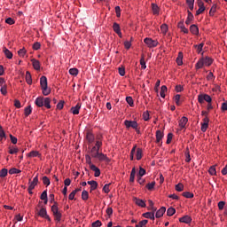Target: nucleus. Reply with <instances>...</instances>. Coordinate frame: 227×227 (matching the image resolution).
Listing matches in <instances>:
<instances>
[{
  "label": "nucleus",
  "mask_w": 227,
  "mask_h": 227,
  "mask_svg": "<svg viewBox=\"0 0 227 227\" xmlns=\"http://www.w3.org/2000/svg\"><path fill=\"white\" fill-rule=\"evenodd\" d=\"M43 184L47 186L51 185V179L45 176H43Z\"/></svg>",
  "instance_id": "nucleus-46"
},
{
  "label": "nucleus",
  "mask_w": 227,
  "mask_h": 227,
  "mask_svg": "<svg viewBox=\"0 0 227 227\" xmlns=\"http://www.w3.org/2000/svg\"><path fill=\"white\" fill-rule=\"evenodd\" d=\"M38 155H40V153L37 151H32L29 153V157H38Z\"/></svg>",
  "instance_id": "nucleus-62"
},
{
  "label": "nucleus",
  "mask_w": 227,
  "mask_h": 227,
  "mask_svg": "<svg viewBox=\"0 0 227 227\" xmlns=\"http://www.w3.org/2000/svg\"><path fill=\"white\" fill-rule=\"evenodd\" d=\"M119 74L123 77L125 75V67H119Z\"/></svg>",
  "instance_id": "nucleus-64"
},
{
  "label": "nucleus",
  "mask_w": 227,
  "mask_h": 227,
  "mask_svg": "<svg viewBox=\"0 0 227 227\" xmlns=\"http://www.w3.org/2000/svg\"><path fill=\"white\" fill-rule=\"evenodd\" d=\"M148 224V220H142L138 223V224H136V227H143L146 226Z\"/></svg>",
  "instance_id": "nucleus-49"
},
{
  "label": "nucleus",
  "mask_w": 227,
  "mask_h": 227,
  "mask_svg": "<svg viewBox=\"0 0 227 227\" xmlns=\"http://www.w3.org/2000/svg\"><path fill=\"white\" fill-rule=\"evenodd\" d=\"M177 27H178L179 29H181V31H182L183 33L186 34V35H187V33H189V29H187V28L185 27V25H184V21H180V22L177 24Z\"/></svg>",
  "instance_id": "nucleus-16"
},
{
  "label": "nucleus",
  "mask_w": 227,
  "mask_h": 227,
  "mask_svg": "<svg viewBox=\"0 0 227 227\" xmlns=\"http://www.w3.org/2000/svg\"><path fill=\"white\" fill-rule=\"evenodd\" d=\"M152 10L153 15H159V5H157V4H152Z\"/></svg>",
  "instance_id": "nucleus-31"
},
{
  "label": "nucleus",
  "mask_w": 227,
  "mask_h": 227,
  "mask_svg": "<svg viewBox=\"0 0 227 227\" xmlns=\"http://www.w3.org/2000/svg\"><path fill=\"white\" fill-rule=\"evenodd\" d=\"M176 213V209H175V207H169L167 210V215H168V217H171V215H175Z\"/></svg>",
  "instance_id": "nucleus-32"
},
{
  "label": "nucleus",
  "mask_w": 227,
  "mask_h": 227,
  "mask_svg": "<svg viewBox=\"0 0 227 227\" xmlns=\"http://www.w3.org/2000/svg\"><path fill=\"white\" fill-rule=\"evenodd\" d=\"M4 54H5V57L8 59H12V58H13V53H12V51H10V50H8V48L4 47Z\"/></svg>",
  "instance_id": "nucleus-18"
},
{
  "label": "nucleus",
  "mask_w": 227,
  "mask_h": 227,
  "mask_svg": "<svg viewBox=\"0 0 227 227\" xmlns=\"http://www.w3.org/2000/svg\"><path fill=\"white\" fill-rule=\"evenodd\" d=\"M137 160H141V159H143V150L141 148H137Z\"/></svg>",
  "instance_id": "nucleus-28"
},
{
  "label": "nucleus",
  "mask_w": 227,
  "mask_h": 227,
  "mask_svg": "<svg viewBox=\"0 0 227 227\" xmlns=\"http://www.w3.org/2000/svg\"><path fill=\"white\" fill-rule=\"evenodd\" d=\"M205 44L203 43H201L199 45L198 44L194 45V47H195V49H197L199 54H200V52H201V51H203V46Z\"/></svg>",
  "instance_id": "nucleus-53"
},
{
  "label": "nucleus",
  "mask_w": 227,
  "mask_h": 227,
  "mask_svg": "<svg viewBox=\"0 0 227 227\" xmlns=\"http://www.w3.org/2000/svg\"><path fill=\"white\" fill-rule=\"evenodd\" d=\"M190 31L192 35H199L200 34V28H198V26L192 25L190 27Z\"/></svg>",
  "instance_id": "nucleus-19"
},
{
  "label": "nucleus",
  "mask_w": 227,
  "mask_h": 227,
  "mask_svg": "<svg viewBox=\"0 0 227 227\" xmlns=\"http://www.w3.org/2000/svg\"><path fill=\"white\" fill-rule=\"evenodd\" d=\"M215 12H217V5L214 4L209 11V15L214 17V13H215Z\"/></svg>",
  "instance_id": "nucleus-43"
},
{
  "label": "nucleus",
  "mask_w": 227,
  "mask_h": 227,
  "mask_svg": "<svg viewBox=\"0 0 227 227\" xmlns=\"http://www.w3.org/2000/svg\"><path fill=\"white\" fill-rule=\"evenodd\" d=\"M90 169L91 171L95 172L94 174L95 176H100V168H98L97 166L91 165Z\"/></svg>",
  "instance_id": "nucleus-24"
},
{
  "label": "nucleus",
  "mask_w": 227,
  "mask_h": 227,
  "mask_svg": "<svg viewBox=\"0 0 227 227\" xmlns=\"http://www.w3.org/2000/svg\"><path fill=\"white\" fill-rule=\"evenodd\" d=\"M85 160H86V163L90 166V169H91V166H95L93 163H91V156H90V154L85 155Z\"/></svg>",
  "instance_id": "nucleus-35"
},
{
  "label": "nucleus",
  "mask_w": 227,
  "mask_h": 227,
  "mask_svg": "<svg viewBox=\"0 0 227 227\" xmlns=\"http://www.w3.org/2000/svg\"><path fill=\"white\" fill-rule=\"evenodd\" d=\"M176 191H177V192H182V191H184V184L182 183H179L176 185Z\"/></svg>",
  "instance_id": "nucleus-48"
},
{
  "label": "nucleus",
  "mask_w": 227,
  "mask_h": 227,
  "mask_svg": "<svg viewBox=\"0 0 227 227\" xmlns=\"http://www.w3.org/2000/svg\"><path fill=\"white\" fill-rule=\"evenodd\" d=\"M145 175H146V170L140 167L137 176H145Z\"/></svg>",
  "instance_id": "nucleus-51"
},
{
  "label": "nucleus",
  "mask_w": 227,
  "mask_h": 227,
  "mask_svg": "<svg viewBox=\"0 0 227 227\" xmlns=\"http://www.w3.org/2000/svg\"><path fill=\"white\" fill-rule=\"evenodd\" d=\"M38 215H40V217H43L44 219L45 216L47 215V209H45L44 207H42L38 212Z\"/></svg>",
  "instance_id": "nucleus-33"
},
{
  "label": "nucleus",
  "mask_w": 227,
  "mask_h": 227,
  "mask_svg": "<svg viewBox=\"0 0 227 227\" xmlns=\"http://www.w3.org/2000/svg\"><path fill=\"white\" fill-rule=\"evenodd\" d=\"M160 31L163 35H166V33H168V25L162 24L160 26Z\"/></svg>",
  "instance_id": "nucleus-50"
},
{
  "label": "nucleus",
  "mask_w": 227,
  "mask_h": 227,
  "mask_svg": "<svg viewBox=\"0 0 227 227\" xmlns=\"http://www.w3.org/2000/svg\"><path fill=\"white\" fill-rule=\"evenodd\" d=\"M164 214H166V207H161L155 214V217L157 219H160V217H162V215H164Z\"/></svg>",
  "instance_id": "nucleus-6"
},
{
  "label": "nucleus",
  "mask_w": 227,
  "mask_h": 227,
  "mask_svg": "<svg viewBox=\"0 0 227 227\" xmlns=\"http://www.w3.org/2000/svg\"><path fill=\"white\" fill-rule=\"evenodd\" d=\"M113 29L114 31V33H119L120 31H121V28L120 27V24L114 22L113 25Z\"/></svg>",
  "instance_id": "nucleus-37"
},
{
  "label": "nucleus",
  "mask_w": 227,
  "mask_h": 227,
  "mask_svg": "<svg viewBox=\"0 0 227 227\" xmlns=\"http://www.w3.org/2000/svg\"><path fill=\"white\" fill-rule=\"evenodd\" d=\"M187 121H189V119L185 116L182 117L179 121V127L182 130V129H185V126L187 125Z\"/></svg>",
  "instance_id": "nucleus-7"
},
{
  "label": "nucleus",
  "mask_w": 227,
  "mask_h": 227,
  "mask_svg": "<svg viewBox=\"0 0 227 227\" xmlns=\"http://www.w3.org/2000/svg\"><path fill=\"white\" fill-rule=\"evenodd\" d=\"M198 100L200 104H203V102H207V104H212V98L208 94L199 95Z\"/></svg>",
  "instance_id": "nucleus-1"
},
{
  "label": "nucleus",
  "mask_w": 227,
  "mask_h": 227,
  "mask_svg": "<svg viewBox=\"0 0 227 227\" xmlns=\"http://www.w3.org/2000/svg\"><path fill=\"white\" fill-rule=\"evenodd\" d=\"M111 185V184H105L103 187V191L106 194H109V192H111V190L109 189V186Z\"/></svg>",
  "instance_id": "nucleus-52"
},
{
  "label": "nucleus",
  "mask_w": 227,
  "mask_h": 227,
  "mask_svg": "<svg viewBox=\"0 0 227 227\" xmlns=\"http://www.w3.org/2000/svg\"><path fill=\"white\" fill-rule=\"evenodd\" d=\"M144 42L150 49H153V47H157L159 45L158 41L153 40L150 37L145 38Z\"/></svg>",
  "instance_id": "nucleus-2"
},
{
  "label": "nucleus",
  "mask_w": 227,
  "mask_h": 227,
  "mask_svg": "<svg viewBox=\"0 0 227 227\" xmlns=\"http://www.w3.org/2000/svg\"><path fill=\"white\" fill-rule=\"evenodd\" d=\"M142 215L145 219H151L152 221H155V212L153 211L144 213Z\"/></svg>",
  "instance_id": "nucleus-5"
},
{
  "label": "nucleus",
  "mask_w": 227,
  "mask_h": 227,
  "mask_svg": "<svg viewBox=\"0 0 227 227\" xmlns=\"http://www.w3.org/2000/svg\"><path fill=\"white\" fill-rule=\"evenodd\" d=\"M202 59L206 67H210V65L214 63V59H212L210 57L202 58Z\"/></svg>",
  "instance_id": "nucleus-17"
},
{
  "label": "nucleus",
  "mask_w": 227,
  "mask_h": 227,
  "mask_svg": "<svg viewBox=\"0 0 227 227\" xmlns=\"http://www.w3.org/2000/svg\"><path fill=\"white\" fill-rule=\"evenodd\" d=\"M126 102L130 107H134V99H132V97H127Z\"/></svg>",
  "instance_id": "nucleus-44"
},
{
  "label": "nucleus",
  "mask_w": 227,
  "mask_h": 227,
  "mask_svg": "<svg viewBox=\"0 0 227 227\" xmlns=\"http://www.w3.org/2000/svg\"><path fill=\"white\" fill-rule=\"evenodd\" d=\"M100 151H98V149H97V146H93L90 150V157H93V159H97V157H98V154Z\"/></svg>",
  "instance_id": "nucleus-10"
},
{
  "label": "nucleus",
  "mask_w": 227,
  "mask_h": 227,
  "mask_svg": "<svg viewBox=\"0 0 227 227\" xmlns=\"http://www.w3.org/2000/svg\"><path fill=\"white\" fill-rule=\"evenodd\" d=\"M87 184L90 185V192L95 191L97 187H98V183H97V181L94 180L88 181Z\"/></svg>",
  "instance_id": "nucleus-13"
},
{
  "label": "nucleus",
  "mask_w": 227,
  "mask_h": 227,
  "mask_svg": "<svg viewBox=\"0 0 227 227\" xmlns=\"http://www.w3.org/2000/svg\"><path fill=\"white\" fill-rule=\"evenodd\" d=\"M40 84L41 88H47V77L46 76H41L40 78Z\"/></svg>",
  "instance_id": "nucleus-21"
},
{
  "label": "nucleus",
  "mask_w": 227,
  "mask_h": 227,
  "mask_svg": "<svg viewBox=\"0 0 227 227\" xmlns=\"http://www.w3.org/2000/svg\"><path fill=\"white\" fill-rule=\"evenodd\" d=\"M182 194H183L184 198H188V199L194 198V193H192L191 192H184Z\"/></svg>",
  "instance_id": "nucleus-39"
},
{
  "label": "nucleus",
  "mask_w": 227,
  "mask_h": 227,
  "mask_svg": "<svg viewBox=\"0 0 227 227\" xmlns=\"http://www.w3.org/2000/svg\"><path fill=\"white\" fill-rule=\"evenodd\" d=\"M43 106L46 109H51V99L49 98H44Z\"/></svg>",
  "instance_id": "nucleus-30"
},
{
  "label": "nucleus",
  "mask_w": 227,
  "mask_h": 227,
  "mask_svg": "<svg viewBox=\"0 0 227 227\" xmlns=\"http://www.w3.org/2000/svg\"><path fill=\"white\" fill-rule=\"evenodd\" d=\"M51 212L52 214L59 212V209L58 208V202H54V205L51 206Z\"/></svg>",
  "instance_id": "nucleus-40"
},
{
  "label": "nucleus",
  "mask_w": 227,
  "mask_h": 227,
  "mask_svg": "<svg viewBox=\"0 0 227 227\" xmlns=\"http://www.w3.org/2000/svg\"><path fill=\"white\" fill-rule=\"evenodd\" d=\"M166 92H168V87L166 85H162L160 92L161 98H166Z\"/></svg>",
  "instance_id": "nucleus-20"
},
{
  "label": "nucleus",
  "mask_w": 227,
  "mask_h": 227,
  "mask_svg": "<svg viewBox=\"0 0 227 227\" xmlns=\"http://www.w3.org/2000/svg\"><path fill=\"white\" fill-rule=\"evenodd\" d=\"M25 79L28 84H33V79L31 78V73L29 71L26 72Z\"/></svg>",
  "instance_id": "nucleus-25"
},
{
  "label": "nucleus",
  "mask_w": 227,
  "mask_h": 227,
  "mask_svg": "<svg viewBox=\"0 0 227 227\" xmlns=\"http://www.w3.org/2000/svg\"><path fill=\"white\" fill-rule=\"evenodd\" d=\"M6 88H7L6 85L1 87L0 91H1L2 95H7L8 90H6Z\"/></svg>",
  "instance_id": "nucleus-63"
},
{
  "label": "nucleus",
  "mask_w": 227,
  "mask_h": 227,
  "mask_svg": "<svg viewBox=\"0 0 227 227\" xmlns=\"http://www.w3.org/2000/svg\"><path fill=\"white\" fill-rule=\"evenodd\" d=\"M203 67H205V64L203 62V59H200L195 65V68L196 70H200V68H202Z\"/></svg>",
  "instance_id": "nucleus-29"
},
{
  "label": "nucleus",
  "mask_w": 227,
  "mask_h": 227,
  "mask_svg": "<svg viewBox=\"0 0 227 227\" xmlns=\"http://www.w3.org/2000/svg\"><path fill=\"white\" fill-rule=\"evenodd\" d=\"M140 65L143 70H146V62L145 61V55H142V58L140 59Z\"/></svg>",
  "instance_id": "nucleus-36"
},
{
  "label": "nucleus",
  "mask_w": 227,
  "mask_h": 227,
  "mask_svg": "<svg viewBox=\"0 0 227 227\" xmlns=\"http://www.w3.org/2000/svg\"><path fill=\"white\" fill-rule=\"evenodd\" d=\"M41 47H42V44H40V43H38V42H36L33 44L34 51H38V50H40Z\"/></svg>",
  "instance_id": "nucleus-60"
},
{
  "label": "nucleus",
  "mask_w": 227,
  "mask_h": 227,
  "mask_svg": "<svg viewBox=\"0 0 227 227\" xmlns=\"http://www.w3.org/2000/svg\"><path fill=\"white\" fill-rule=\"evenodd\" d=\"M31 113H33V108L31 107V106H28L25 108V116H29V114H31Z\"/></svg>",
  "instance_id": "nucleus-38"
},
{
  "label": "nucleus",
  "mask_w": 227,
  "mask_h": 227,
  "mask_svg": "<svg viewBox=\"0 0 227 227\" xmlns=\"http://www.w3.org/2000/svg\"><path fill=\"white\" fill-rule=\"evenodd\" d=\"M164 137V133L160 130L156 131V143L159 145L160 144V141H162V138Z\"/></svg>",
  "instance_id": "nucleus-11"
},
{
  "label": "nucleus",
  "mask_w": 227,
  "mask_h": 227,
  "mask_svg": "<svg viewBox=\"0 0 227 227\" xmlns=\"http://www.w3.org/2000/svg\"><path fill=\"white\" fill-rule=\"evenodd\" d=\"M88 198H90V193L88 192V191L83 190L82 192V200H83V201H86Z\"/></svg>",
  "instance_id": "nucleus-34"
},
{
  "label": "nucleus",
  "mask_w": 227,
  "mask_h": 227,
  "mask_svg": "<svg viewBox=\"0 0 227 227\" xmlns=\"http://www.w3.org/2000/svg\"><path fill=\"white\" fill-rule=\"evenodd\" d=\"M87 141H89V143H93V141H95V137L91 133H87Z\"/></svg>",
  "instance_id": "nucleus-47"
},
{
  "label": "nucleus",
  "mask_w": 227,
  "mask_h": 227,
  "mask_svg": "<svg viewBox=\"0 0 227 227\" xmlns=\"http://www.w3.org/2000/svg\"><path fill=\"white\" fill-rule=\"evenodd\" d=\"M19 173H21L20 169H18V168H12L9 170L10 175H17Z\"/></svg>",
  "instance_id": "nucleus-45"
},
{
  "label": "nucleus",
  "mask_w": 227,
  "mask_h": 227,
  "mask_svg": "<svg viewBox=\"0 0 227 227\" xmlns=\"http://www.w3.org/2000/svg\"><path fill=\"white\" fill-rule=\"evenodd\" d=\"M102 226V222L100 220H97L96 222L92 223V227H100Z\"/></svg>",
  "instance_id": "nucleus-61"
},
{
  "label": "nucleus",
  "mask_w": 227,
  "mask_h": 227,
  "mask_svg": "<svg viewBox=\"0 0 227 227\" xmlns=\"http://www.w3.org/2000/svg\"><path fill=\"white\" fill-rule=\"evenodd\" d=\"M43 90V95H44V97H47V95L51 94V90H49V88H42Z\"/></svg>",
  "instance_id": "nucleus-59"
},
{
  "label": "nucleus",
  "mask_w": 227,
  "mask_h": 227,
  "mask_svg": "<svg viewBox=\"0 0 227 227\" xmlns=\"http://www.w3.org/2000/svg\"><path fill=\"white\" fill-rule=\"evenodd\" d=\"M18 54L20 58H24V56H26V49L22 48L18 51Z\"/></svg>",
  "instance_id": "nucleus-58"
},
{
  "label": "nucleus",
  "mask_w": 227,
  "mask_h": 227,
  "mask_svg": "<svg viewBox=\"0 0 227 227\" xmlns=\"http://www.w3.org/2000/svg\"><path fill=\"white\" fill-rule=\"evenodd\" d=\"M19 153V148H17V147L9 148V153L11 155H13L14 153Z\"/></svg>",
  "instance_id": "nucleus-56"
},
{
  "label": "nucleus",
  "mask_w": 227,
  "mask_h": 227,
  "mask_svg": "<svg viewBox=\"0 0 227 227\" xmlns=\"http://www.w3.org/2000/svg\"><path fill=\"white\" fill-rule=\"evenodd\" d=\"M43 97H38L35 101V106H37V107H43Z\"/></svg>",
  "instance_id": "nucleus-15"
},
{
  "label": "nucleus",
  "mask_w": 227,
  "mask_h": 227,
  "mask_svg": "<svg viewBox=\"0 0 227 227\" xmlns=\"http://www.w3.org/2000/svg\"><path fill=\"white\" fill-rule=\"evenodd\" d=\"M53 215L56 219V221H58L59 223V221H61V212H57V213H53Z\"/></svg>",
  "instance_id": "nucleus-55"
},
{
  "label": "nucleus",
  "mask_w": 227,
  "mask_h": 227,
  "mask_svg": "<svg viewBox=\"0 0 227 227\" xmlns=\"http://www.w3.org/2000/svg\"><path fill=\"white\" fill-rule=\"evenodd\" d=\"M81 109V103H78L75 106L71 108V112L74 114H79V110Z\"/></svg>",
  "instance_id": "nucleus-23"
},
{
  "label": "nucleus",
  "mask_w": 227,
  "mask_h": 227,
  "mask_svg": "<svg viewBox=\"0 0 227 227\" xmlns=\"http://www.w3.org/2000/svg\"><path fill=\"white\" fill-rule=\"evenodd\" d=\"M134 203L137 205V207H141L142 208H145L146 207V202L141 199L134 198L133 199Z\"/></svg>",
  "instance_id": "nucleus-4"
},
{
  "label": "nucleus",
  "mask_w": 227,
  "mask_h": 227,
  "mask_svg": "<svg viewBox=\"0 0 227 227\" xmlns=\"http://www.w3.org/2000/svg\"><path fill=\"white\" fill-rule=\"evenodd\" d=\"M31 61L35 70H40V61L35 59H32Z\"/></svg>",
  "instance_id": "nucleus-22"
},
{
  "label": "nucleus",
  "mask_w": 227,
  "mask_h": 227,
  "mask_svg": "<svg viewBox=\"0 0 227 227\" xmlns=\"http://www.w3.org/2000/svg\"><path fill=\"white\" fill-rule=\"evenodd\" d=\"M8 175V169L3 168L0 170V178H4Z\"/></svg>",
  "instance_id": "nucleus-42"
},
{
  "label": "nucleus",
  "mask_w": 227,
  "mask_h": 227,
  "mask_svg": "<svg viewBox=\"0 0 227 227\" xmlns=\"http://www.w3.org/2000/svg\"><path fill=\"white\" fill-rule=\"evenodd\" d=\"M180 223H184V224H190V223H192V218L189 215H184L181 218H179Z\"/></svg>",
  "instance_id": "nucleus-8"
},
{
  "label": "nucleus",
  "mask_w": 227,
  "mask_h": 227,
  "mask_svg": "<svg viewBox=\"0 0 227 227\" xmlns=\"http://www.w3.org/2000/svg\"><path fill=\"white\" fill-rule=\"evenodd\" d=\"M69 74H70V75L76 76V75L79 74V69H77V68H70L69 69Z\"/></svg>",
  "instance_id": "nucleus-41"
},
{
  "label": "nucleus",
  "mask_w": 227,
  "mask_h": 227,
  "mask_svg": "<svg viewBox=\"0 0 227 227\" xmlns=\"http://www.w3.org/2000/svg\"><path fill=\"white\" fill-rule=\"evenodd\" d=\"M176 61L178 67H182V65H184V53H182V51H180L178 53V56L176 58Z\"/></svg>",
  "instance_id": "nucleus-12"
},
{
  "label": "nucleus",
  "mask_w": 227,
  "mask_h": 227,
  "mask_svg": "<svg viewBox=\"0 0 227 227\" xmlns=\"http://www.w3.org/2000/svg\"><path fill=\"white\" fill-rule=\"evenodd\" d=\"M148 203H149V207H147V209L151 210V212H157V207H153V200H149Z\"/></svg>",
  "instance_id": "nucleus-27"
},
{
  "label": "nucleus",
  "mask_w": 227,
  "mask_h": 227,
  "mask_svg": "<svg viewBox=\"0 0 227 227\" xmlns=\"http://www.w3.org/2000/svg\"><path fill=\"white\" fill-rule=\"evenodd\" d=\"M193 19H194V15L192 14V12H191V11H188V17L185 20V24L187 25L191 24V21H192Z\"/></svg>",
  "instance_id": "nucleus-26"
},
{
  "label": "nucleus",
  "mask_w": 227,
  "mask_h": 227,
  "mask_svg": "<svg viewBox=\"0 0 227 227\" xmlns=\"http://www.w3.org/2000/svg\"><path fill=\"white\" fill-rule=\"evenodd\" d=\"M97 159H98V160H105V162H111V159H109L107 157V155L104 154V153H98L97 156Z\"/></svg>",
  "instance_id": "nucleus-9"
},
{
  "label": "nucleus",
  "mask_w": 227,
  "mask_h": 227,
  "mask_svg": "<svg viewBox=\"0 0 227 227\" xmlns=\"http://www.w3.org/2000/svg\"><path fill=\"white\" fill-rule=\"evenodd\" d=\"M124 125L127 129H134L135 130H137V127H139V125L137 124V121H129L126 120L124 121Z\"/></svg>",
  "instance_id": "nucleus-3"
},
{
  "label": "nucleus",
  "mask_w": 227,
  "mask_h": 227,
  "mask_svg": "<svg viewBox=\"0 0 227 227\" xmlns=\"http://www.w3.org/2000/svg\"><path fill=\"white\" fill-rule=\"evenodd\" d=\"M36 185H38V175H36V176L34 177L33 181L29 183V186L30 190L35 189V187H36Z\"/></svg>",
  "instance_id": "nucleus-14"
},
{
  "label": "nucleus",
  "mask_w": 227,
  "mask_h": 227,
  "mask_svg": "<svg viewBox=\"0 0 227 227\" xmlns=\"http://www.w3.org/2000/svg\"><path fill=\"white\" fill-rule=\"evenodd\" d=\"M208 173L212 176L217 175V171L215 170V166H212L209 168Z\"/></svg>",
  "instance_id": "nucleus-54"
},
{
  "label": "nucleus",
  "mask_w": 227,
  "mask_h": 227,
  "mask_svg": "<svg viewBox=\"0 0 227 227\" xmlns=\"http://www.w3.org/2000/svg\"><path fill=\"white\" fill-rule=\"evenodd\" d=\"M174 100L176 104V106H180L182 103L180 102V95L179 94H176L175 97H174Z\"/></svg>",
  "instance_id": "nucleus-57"
}]
</instances>
